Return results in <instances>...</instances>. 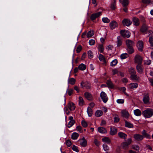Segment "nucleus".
<instances>
[{"label":"nucleus","instance_id":"obj_62","mask_svg":"<svg viewBox=\"0 0 153 153\" xmlns=\"http://www.w3.org/2000/svg\"><path fill=\"white\" fill-rule=\"evenodd\" d=\"M82 48L81 46H79L77 48L76 51L77 53H79L82 50Z\"/></svg>","mask_w":153,"mask_h":153},{"label":"nucleus","instance_id":"obj_9","mask_svg":"<svg viewBox=\"0 0 153 153\" xmlns=\"http://www.w3.org/2000/svg\"><path fill=\"white\" fill-rule=\"evenodd\" d=\"M102 12H99L98 13L92 14L91 16V19L93 21L96 18H97L101 15Z\"/></svg>","mask_w":153,"mask_h":153},{"label":"nucleus","instance_id":"obj_58","mask_svg":"<svg viewBox=\"0 0 153 153\" xmlns=\"http://www.w3.org/2000/svg\"><path fill=\"white\" fill-rule=\"evenodd\" d=\"M95 43V41L93 39H91L89 41V43L90 45H94Z\"/></svg>","mask_w":153,"mask_h":153},{"label":"nucleus","instance_id":"obj_45","mask_svg":"<svg viewBox=\"0 0 153 153\" xmlns=\"http://www.w3.org/2000/svg\"><path fill=\"white\" fill-rule=\"evenodd\" d=\"M102 146L104 151L107 152L109 149L108 146L105 144H103Z\"/></svg>","mask_w":153,"mask_h":153},{"label":"nucleus","instance_id":"obj_36","mask_svg":"<svg viewBox=\"0 0 153 153\" xmlns=\"http://www.w3.org/2000/svg\"><path fill=\"white\" fill-rule=\"evenodd\" d=\"M148 28L147 26L146 25H143L141 28V31L142 32H145L147 31Z\"/></svg>","mask_w":153,"mask_h":153},{"label":"nucleus","instance_id":"obj_50","mask_svg":"<svg viewBox=\"0 0 153 153\" xmlns=\"http://www.w3.org/2000/svg\"><path fill=\"white\" fill-rule=\"evenodd\" d=\"M132 148L133 149L136 151H139L140 149L139 147L137 145L132 146Z\"/></svg>","mask_w":153,"mask_h":153},{"label":"nucleus","instance_id":"obj_4","mask_svg":"<svg viewBox=\"0 0 153 153\" xmlns=\"http://www.w3.org/2000/svg\"><path fill=\"white\" fill-rule=\"evenodd\" d=\"M120 33L122 36L124 38H128L130 36V34L129 31L126 30H121Z\"/></svg>","mask_w":153,"mask_h":153},{"label":"nucleus","instance_id":"obj_14","mask_svg":"<svg viewBox=\"0 0 153 153\" xmlns=\"http://www.w3.org/2000/svg\"><path fill=\"white\" fill-rule=\"evenodd\" d=\"M109 26L111 29H113L118 27V24L116 21H113L110 23Z\"/></svg>","mask_w":153,"mask_h":153},{"label":"nucleus","instance_id":"obj_32","mask_svg":"<svg viewBox=\"0 0 153 153\" xmlns=\"http://www.w3.org/2000/svg\"><path fill=\"white\" fill-rule=\"evenodd\" d=\"M78 67L79 69L82 71L85 70L86 68V65L83 63L79 65Z\"/></svg>","mask_w":153,"mask_h":153},{"label":"nucleus","instance_id":"obj_56","mask_svg":"<svg viewBox=\"0 0 153 153\" xmlns=\"http://www.w3.org/2000/svg\"><path fill=\"white\" fill-rule=\"evenodd\" d=\"M65 143L68 146L70 147L71 145V141L70 140H67Z\"/></svg>","mask_w":153,"mask_h":153},{"label":"nucleus","instance_id":"obj_23","mask_svg":"<svg viewBox=\"0 0 153 153\" xmlns=\"http://www.w3.org/2000/svg\"><path fill=\"white\" fill-rule=\"evenodd\" d=\"M84 95L85 97L89 100H91L92 97L91 94L89 93L86 92L84 94Z\"/></svg>","mask_w":153,"mask_h":153},{"label":"nucleus","instance_id":"obj_64","mask_svg":"<svg viewBox=\"0 0 153 153\" xmlns=\"http://www.w3.org/2000/svg\"><path fill=\"white\" fill-rule=\"evenodd\" d=\"M151 61L150 60H147L145 62V64L149 65L151 64Z\"/></svg>","mask_w":153,"mask_h":153},{"label":"nucleus","instance_id":"obj_11","mask_svg":"<svg viewBox=\"0 0 153 153\" xmlns=\"http://www.w3.org/2000/svg\"><path fill=\"white\" fill-rule=\"evenodd\" d=\"M133 137L134 140L137 141H141L143 139L142 135L138 134H134Z\"/></svg>","mask_w":153,"mask_h":153},{"label":"nucleus","instance_id":"obj_34","mask_svg":"<svg viewBox=\"0 0 153 153\" xmlns=\"http://www.w3.org/2000/svg\"><path fill=\"white\" fill-rule=\"evenodd\" d=\"M103 114L102 111L98 110L95 113V115L97 117H100Z\"/></svg>","mask_w":153,"mask_h":153},{"label":"nucleus","instance_id":"obj_55","mask_svg":"<svg viewBox=\"0 0 153 153\" xmlns=\"http://www.w3.org/2000/svg\"><path fill=\"white\" fill-rule=\"evenodd\" d=\"M76 129L79 132L82 133V128L80 126H77L76 127Z\"/></svg>","mask_w":153,"mask_h":153},{"label":"nucleus","instance_id":"obj_7","mask_svg":"<svg viewBox=\"0 0 153 153\" xmlns=\"http://www.w3.org/2000/svg\"><path fill=\"white\" fill-rule=\"evenodd\" d=\"M100 96L103 102H106L108 100L106 94L104 92L102 91L100 93Z\"/></svg>","mask_w":153,"mask_h":153},{"label":"nucleus","instance_id":"obj_38","mask_svg":"<svg viewBox=\"0 0 153 153\" xmlns=\"http://www.w3.org/2000/svg\"><path fill=\"white\" fill-rule=\"evenodd\" d=\"M143 100L145 104L147 103L149 101V97L148 95H146L143 98Z\"/></svg>","mask_w":153,"mask_h":153},{"label":"nucleus","instance_id":"obj_3","mask_svg":"<svg viewBox=\"0 0 153 153\" xmlns=\"http://www.w3.org/2000/svg\"><path fill=\"white\" fill-rule=\"evenodd\" d=\"M131 138H129L127 140V142H124L121 144L122 147L124 149H126L128 147V146L131 143Z\"/></svg>","mask_w":153,"mask_h":153},{"label":"nucleus","instance_id":"obj_2","mask_svg":"<svg viewBox=\"0 0 153 153\" xmlns=\"http://www.w3.org/2000/svg\"><path fill=\"white\" fill-rule=\"evenodd\" d=\"M142 114L145 118H150L153 115V109L149 108H147L143 111Z\"/></svg>","mask_w":153,"mask_h":153},{"label":"nucleus","instance_id":"obj_30","mask_svg":"<svg viewBox=\"0 0 153 153\" xmlns=\"http://www.w3.org/2000/svg\"><path fill=\"white\" fill-rule=\"evenodd\" d=\"M79 135L78 133L74 132L72 134L71 138L73 140H76L77 139Z\"/></svg>","mask_w":153,"mask_h":153},{"label":"nucleus","instance_id":"obj_16","mask_svg":"<svg viewBox=\"0 0 153 153\" xmlns=\"http://www.w3.org/2000/svg\"><path fill=\"white\" fill-rule=\"evenodd\" d=\"M137 46L139 51H143V44L142 41H138L137 43Z\"/></svg>","mask_w":153,"mask_h":153},{"label":"nucleus","instance_id":"obj_54","mask_svg":"<svg viewBox=\"0 0 153 153\" xmlns=\"http://www.w3.org/2000/svg\"><path fill=\"white\" fill-rule=\"evenodd\" d=\"M73 89H71L69 90L68 89L66 91V93H68V94L69 96H71L73 93Z\"/></svg>","mask_w":153,"mask_h":153},{"label":"nucleus","instance_id":"obj_59","mask_svg":"<svg viewBox=\"0 0 153 153\" xmlns=\"http://www.w3.org/2000/svg\"><path fill=\"white\" fill-rule=\"evenodd\" d=\"M118 73V71L117 69H114L112 70V74L113 75L117 74Z\"/></svg>","mask_w":153,"mask_h":153},{"label":"nucleus","instance_id":"obj_25","mask_svg":"<svg viewBox=\"0 0 153 153\" xmlns=\"http://www.w3.org/2000/svg\"><path fill=\"white\" fill-rule=\"evenodd\" d=\"M140 65H137L136 66V69L137 72L140 74H141L143 72V69Z\"/></svg>","mask_w":153,"mask_h":153},{"label":"nucleus","instance_id":"obj_6","mask_svg":"<svg viewBox=\"0 0 153 153\" xmlns=\"http://www.w3.org/2000/svg\"><path fill=\"white\" fill-rule=\"evenodd\" d=\"M81 87L82 88L85 87L87 89H90L91 88V84L87 82H82L80 83Z\"/></svg>","mask_w":153,"mask_h":153},{"label":"nucleus","instance_id":"obj_28","mask_svg":"<svg viewBox=\"0 0 153 153\" xmlns=\"http://www.w3.org/2000/svg\"><path fill=\"white\" fill-rule=\"evenodd\" d=\"M134 113L135 115L137 116H140L141 115V112L139 109H136L134 111Z\"/></svg>","mask_w":153,"mask_h":153},{"label":"nucleus","instance_id":"obj_47","mask_svg":"<svg viewBox=\"0 0 153 153\" xmlns=\"http://www.w3.org/2000/svg\"><path fill=\"white\" fill-rule=\"evenodd\" d=\"M88 56L90 59L92 58L93 57V53L91 51H89L88 52Z\"/></svg>","mask_w":153,"mask_h":153},{"label":"nucleus","instance_id":"obj_21","mask_svg":"<svg viewBox=\"0 0 153 153\" xmlns=\"http://www.w3.org/2000/svg\"><path fill=\"white\" fill-rule=\"evenodd\" d=\"M117 132V130L114 127H111L110 131V134L111 135H114Z\"/></svg>","mask_w":153,"mask_h":153},{"label":"nucleus","instance_id":"obj_22","mask_svg":"<svg viewBox=\"0 0 153 153\" xmlns=\"http://www.w3.org/2000/svg\"><path fill=\"white\" fill-rule=\"evenodd\" d=\"M118 136L120 138L126 139L127 138V135L122 132H120L118 133Z\"/></svg>","mask_w":153,"mask_h":153},{"label":"nucleus","instance_id":"obj_63","mask_svg":"<svg viewBox=\"0 0 153 153\" xmlns=\"http://www.w3.org/2000/svg\"><path fill=\"white\" fill-rule=\"evenodd\" d=\"M116 4L114 3H112L111 4V8L113 10H114L116 8Z\"/></svg>","mask_w":153,"mask_h":153},{"label":"nucleus","instance_id":"obj_18","mask_svg":"<svg viewBox=\"0 0 153 153\" xmlns=\"http://www.w3.org/2000/svg\"><path fill=\"white\" fill-rule=\"evenodd\" d=\"M67 106L71 111L74 110L75 108L74 104L72 102H69L67 105Z\"/></svg>","mask_w":153,"mask_h":153},{"label":"nucleus","instance_id":"obj_20","mask_svg":"<svg viewBox=\"0 0 153 153\" xmlns=\"http://www.w3.org/2000/svg\"><path fill=\"white\" fill-rule=\"evenodd\" d=\"M98 58L99 60L103 63V64L105 65L106 64V62L104 56L101 54H100L99 55Z\"/></svg>","mask_w":153,"mask_h":153},{"label":"nucleus","instance_id":"obj_49","mask_svg":"<svg viewBox=\"0 0 153 153\" xmlns=\"http://www.w3.org/2000/svg\"><path fill=\"white\" fill-rule=\"evenodd\" d=\"M102 20L103 22L105 23H108L110 21V20L107 17L103 18Z\"/></svg>","mask_w":153,"mask_h":153},{"label":"nucleus","instance_id":"obj_17","mask_svg":"<svg viewBox=\"0 0 153 153\" xmlns=\"http://www.w3.org/2000/svg\"><path fill=\"white\" fill-rule=\"evenodd\" d=\"M133 23L135 26H138L140 24L139 19L137 17H133L132 19Z\"/></svg>","mask_w":153,"mask_h":153},{"label":"nucleus","instance_id":"obj_26","mask_svg":"<svg viewBox=\"0 0 153 153\" xmlns=\"http://www.w3.org/2000/svg\"><path fill=\"white\" fill-rule=\"evenodd\" d=\"M120 2L122 4L123 7L127 6L129 3L128 0H119Z\"/></svg>","mask_w":153,"mask_h":153},{"label":"nucleus","instance_id":"obj_10","mask_svg":"<svg viewBox=\"0 0 153 153\" xmlns=\"http://www.w3.org/2000/svg\"><path fill=\"white\" fill-rule=\"evenodd\" d=\"M80 145L83 147H85L87 145V141L84 137L79 140Z\"/></svg>","mask_w":153,"mask_h":153},{"label":"nucleus","instance_id":"obj_48","mask_svg":"<svg viewBox=\"0 0 153 153\" xmlns=\"http://www.w3.org/2000/svg\"><path fill=\"white\" fill-rule=\"evenodd\" d=\"M72 149L74 151L77 152H79L78 147L75 145H73V146Z\"/></svg>","mask_w":153,"mask_h":153},{"label":"nucleus","instance_id":"obj_40","mask_svg":"<svg viewBox=\"0 0 153 153\" xmlns=\"http://www.w3.org/2000/svg\"><path fill=\"white\" fill-rule=\"evenodd\" d=\"M125 126L128 127L129 128H131L133 127V125L131 123L127 121H125Z\"/></svg>","mask_w":153,"mask_h":153},{"label":"nucleus","instance_id":"obj_31","mask_svg":"<svg viewBox=\"0 0 153 153\" xmlns=\"http://www.w3.org/2000/svg\"><path fill=\"white\" fill-rule=\"evenodd\" d=\"M98 51L101 53H102L104 51V48L102 44L98 45L97 47Z\"/></svg>","mask_w":153,"mask_h":153},{"label":"nucleus","instance_id":"obj_43","mask_svg":"<svg viewBox=\"0 0 153 153\" xmlns=\"http://www.w3.org/2000/svg\"><path fill=\"white\" fill-rule=\"evenodd\" d=\"M108 87L109 88H113L114 87V85L110 80H108L106 83Z\"/></svg>","mask_w":153,"mask_h":153},{"label":"nucleus","instance_id":"obj_33","mask_svg":"<svg viewBox=\"0 0 153 153\" xmlns=\"http://www.w3.org/2000/svg\"><path fill=\"white\" fill-rule=\"evenodd\" d=\"M131 78L133 80H137L140 79L139 77L135 74H131Z\"/></svg>","mask_w":153,"mask_h":153},{"label":"nucleus","instance_id":"obj_42","mask_svg":"<svg viewBox=\"0 0 153 153\" xmlns=\"http://www.w3.org/2000/svg\"><path fill=\"white\" fill-rule=\"evenodd\" d=\"M117 59H114L110 63V65L111 66H115L117 65Z\"/></svg>","mask_w":153,"mask_h":153},{"label":"nucleus","instance_id":"obj_44","mask_svg":"<svg viewBox=\"0 0 153 153\" xmlns=\"http://www.w3.org/2000/svg\"><path fill=\"white\" fill-rule=\"evenodd\" d=\"M94 34V33L93 31H89L87 34V37L88 38H89L91 37Z\"/></svg>","mask_w":153,"mask_h":153},{"label":"nucleus","instance_id":"obj_24","mask_svg":"<svg viewBox=\"0 0 153 153\" xmlns=\"http://www.w3.org/2000/svg\"><path fill=\"white\" fill-rule=\"evenodd\" d=\"M117 46L119 47L122 45V39L120 36H118L117 38Z\"/></svg>","mask_w":153,"mask_h":153},{"label":"nucleus","instance_id":"obj_5","mask_svg":"<svg viewBox=\"0 0 153 153\" xmlns=\"http://www.w3.org/2000/svg\"><path fill=\"white\" fill-rule=\"evenodd\" d=\"M143 59L141 56L137 55L134 57V62L138 64V65H141Z\"/></svg>","mask_w":153,"mask_h":153},{"label":"nucleus","instance_id":"obj_53","mask_svg":"<svg viewBox=\"0 0 153 153\" xmlns=\"http://www.w3.org/2000/svg\"><path fill=\"white\" fill-rule=\"evenodd\" d=\"M83 103V100L82 98L81 97H79V104L80 105H82Z\"/></svg>","mask_w":153,"mask_h":153},{"label":"nucleus","instance_id":"obj_57","mask_svg":"<svg viewBox=\"0 0 153 153\" xmlns=\"http://www.w3.org/2000/svg\"><path fill=\"white\" fill-rule=\"evenodd\" d=\"M113 46L112 45H109L106 48V49L108 51L111 50L113 48Z\"/></svg>","mask_w":153,"mask_h":153},{"label":"nucleus","instance_id":"obj_1","mask_svg":"<svg viewBox=\"0 0 153 153\" xmlns=\"http://www.w3.org/2000/svg\"><path fill=\"white\" fill-rule=\"evenodd\" d=\"M126 43L127 47V50L128 53L129 54L133 53L134 51L133 48V47L135 45L134 42L129 39H127L126 41Z\"/></svg>","mask_w":153,"mask_h":153},{"label":"nucleus","instance_id":"obj_35","mask_svg":"<svg viewBox=\"0 0 153 153\" xmlns=\"http://www.w3.org/2000/svg\"><path fill=\"white\" fill-rule=\"evenodd\" d=\"M76 80L74 78H71L68 80V82L69 84L74 85L75 83Z\"/></svg>","mask_w":153,"mask_h":153},{"label":"nucleus","instance_id":"obj_19","mask_svg":"<svg viewBox=\"0 0 153 153\" xmlns=\"http://www.w3.org/2000/svg\"><path fill=\"white\" fill-rule=\"evenodd\" d=\"M98 131L99 132L102 134L106 133L107 132L106 129L103 127H100L97 128Z\"/></svg>","mask_w":153,"mask_h":153},{"label":"nucleus","instance_id":"obj_60","mask_svg":"<svg viewBox=\"0 0 153 153\" xmlns=\"http://www.w3.org/2000/svg\"><path fill=\"white\" fill-rule=\"evenodd\" d=\"M94 143L97 146H99L100 145V142L98 141L97 139H95L94 141Z\"/></svg>","mask_w":153,"mask_h":153},{"label":"nucleus","instance_id":"obj_41","mask_svg":"<svg viewBox=\"0 0 153 153\" xmlns=\"http://www.w3.org/2000/svg\"><path fill=\"white\" fill-rule=\"evenodd\" d=\"M128 56V54L126 53L121 54L120 56V58L123 59H126Z\"/></svg>","mask_w":153,"mask_h":153},{"label":"nucleus","instance_id":"obj_12","mask_svg":"<svg viewBox=\"0 0 153 153\" xmlns=\"http://www.w3.org/2000/svg\"><path fill=\"white\" fill-rule=\"evenodd\" d=\"M68 119L70 120V121L68 123L67 126L68 128H70L74 125L75 121L74 120H73V117L72 116L69 117Z\"/></svg>","mask_w":153,"mask_h":153},{"label":"nucleus","instance_id":"obj_46","mask_svg":"<svg viewBox=\"0 0 153 153\" xmlns=\"http://www.w3.org/2000/svg\"><path fill=\"white\" fill-rule=\"evenodd\" d=\"M114 122L116 123L118 122L120 120L118 116L116 114L114 115Z\"/></svg>","mask_w":153,"mask_h":153},{"label":"nucleus","instance_id":"obj_51","mask_svg":"<svg viewBox=\"0 0 153 153\" xmlns=\"http://www.w3.org/2000/svg\"><path fill=\"white\" fill-rule=\"evenodd\" d=\"M81 123L82 126L84 127H86L88 126L87 123L84 120L82 121Z\"/></svg>","mask_w":153,"mask_h":153},{"label":"nucleus","instance_id":"obj_13","mask_svg":"<svg viewBox=\"0 0 153 153\" xmlns=\"http://www.w3.org/2000/svg\"><path fill=\"white\" fill-rule=\"evenodd\" d=\"M141 134L142 136L143 137V139L144 138H146L147 139H151V136L149 134L147 133L146 131L144 130L141 132Z\"/></svg>","mask_w":153,"mask_h":153},{"label":"nucleus","instance_id":"obj_37","mask_svg":"<svg viewBox=\"0 0 153 153\" xmlns=\"http://www.w3.org/2000/svg\"><path fill=\"white\" fill-rule=\"evenodd\" d=\"M87 112L89 117H91L93 114L92 110L91 108L88 107L87 109Z\"/></svg>","mask_w":153,"mask_h":153},{"label":"nucleus","instance_id":"obj_39","mask_svg":"<svg viewBox=\"0 0 153 153\" xmlns=\"http://www.w3.org/2000/svg\"><path fill=\"white\" fill-rule=\"evenodd\" d=\"M129 73L131 75L136 73V72L134 70V68L132 67H130L128 69V70Z\"/></svg>","mask_w":153,"mask_h":153},{"label":"nucleus","instance_id":"obj_29","mask_svg":"<svg viewBox=\"0 0 153 153\" xmlns=\"http://www.w3.org/2000/svg\"><path fill=\"white\" fill-rule=\"evenodd\" d=\"M102 141L104 143L109 144L111 142V140L110 139L107 137H105L102 139Z\"/></svg>","mask_w":153,"mask_h":153},{"label":"nucleus","instance_id":"obj_27","mask_svg":"<svg viewBox=\"0 0 153 153\" xmlns=\"http://www.w3.org/2000/svg\"><path fill=\"white\" fill-rule=\"evenodd\" d=\"M138 84L136 83H131L129 85V88L130 89H134L138 87Z\"/></svg>","mask_w":153,"mask_h":153},{"label":"nucleus","instance_id":"obj_61","mask_svg":"<svg viewBox=\"0 0 153 153\" xmlns=\"http://www.w3.org/2000/svg\"><path fill=\"white\" fill-rule=\"evenodd\" d=\"M149 42L151 45L153 46V38L152 37H149Z\"/></svg>","mask_w":153,"mask_h":153},{"label":"nucleus","instance_id":"obj_8","mask_svg":"<svg viewBox=\"0 0 153 153\" xmlns=\"http://www.w3.org/2000/svg\"><path fill=\"white\" fill-rule=\"evenodd\" d=\"M122 23L124 26L128 27L131 25L132 22L128 19H125L122 21Z\"/></svg>","mask_w":153,"mask_h":153},{"label":"nucleus","instance_id":"obj_15","mask_svg":"<svg viewBox=\"0 0 153 153\" xmlns=\"http://www.w3.org/2000/svg\"><path fill=\"white\" fill-rule=\"evenodd\" d=\"M121 114L122 116L126 118H128L129 116V114L127 111L126 110H122L121 111Z\"/></svg>","mask_w":153,"mask_h":153},{"label":"nucleus","instance_id":"obj_52","mask_svg":"<svg viewBox=\"0 0 153 153\" xmlns=\"http://www.w3.org/2000/svg\"><path fill=\"white\" fill-rule=\"evenodd\" d=\"M117 102L119 104H123L124 102V99H119L117 100Z\"/></svg>","mask_w":153,"mask_h":153}]
</instances>
